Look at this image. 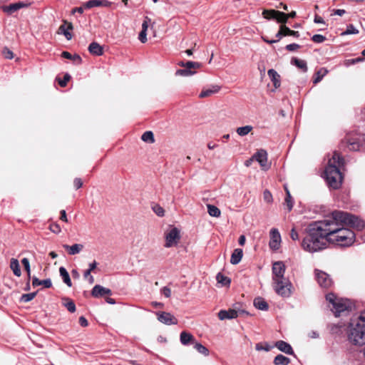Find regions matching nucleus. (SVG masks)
<instances>
[{
  "instance_id": "53",
  "label": "nucleus",
  "mask_w": 365,
  "mask_h": 365,
  "mask_svg": "<svg viewBox=\"0 0 365 365\" xmlns=\"http://www.w3.org/2000/svg\"><path fill=\"white\" fill-rule=\"evenodd\" d=\"M139 40L142 43H145L147 41V31H141L139 34Z\"/></svg>"
},
{
  "instance_id": "22",
  "label": "nucleus",
  "mask_w": 365,
  "mask_h": 365,
  "mask_svg": "<svg viewBox=\"0 0 365 365\" xmlns=\"http://www.w3.org/2000/svg\"><path fill=\"white\" fill-rule=\"evenodd\" d=\"M242 256V250L240 248L235 249L231 255L230 263L232 264H237L241 261Z\"/></svg>"
},
{
  "instance_id": "60",
  "label": "nucleus",
  "mask_w": 365,
  "mask_h": 365,
  "mask_svg": "<svg viewBox=\"0 0 365 365\" xmlns=\"http://www.w3.org/2000/svg\"><path fill=\"white\" fill-rule=\"evenodd\" d=\"M362 61V58H355V59H351V60H349L347 61V62L346 63V65H349V64H354L357 62H359Z\"/></svg>"
},
{
  "instance_id": "36",
  "label": "nucleus",
  "mask_w": 365,
  "mask_h": 365,
  "mask_svg": "<svg viewBox=\"0 0 365 365\" xmlns=\"http://www.w3.org/2000/svg\"><path fill=\"white\" fill-rule=\"evenodd\" d=\"M141 139H142L143 141L148 143H152L155 140H154L153 133L151 131H146V132H145L142 135Z\"/></svg>"
},
{
  "instance_id": "9",
  "label": "nucleus",
  "mask_w": 365,
  "mask_h": 365,
  "mask_svg": "<svg viewBox=\"0 0 365 365\" xmlns=\"http://www.w3.org/2000/svg\"><path fill=\"white\" fill-rule=\"evenodd\" d=\"M316 278L318 284L323 288H328L331 286L332 280L326 272L316 270Z\"/></svg>"
},
{
  "instance_id": "30",
  "label": "nucleus",
  "mask_w": 365,
  "mask_h": 365,
  "mask_svg": "<svg viewBox=\"0 0 365 365\" xmlns=\"http://www.w3.org/2000/svg\"><path fill=\"white\" fill-rule=\"evenodd\" d=\"M290 359L282 354L277 355L274 359V364L275 365H288Z\"/></svg>"
},
{
  "instance_id": "26",
  "label": "nucleus",
  "mask_w": 365,
  "mask_h": 365,
  "mask_svg": "<svg viewBox=\"0 0 365 365\" xmlns=\"http://www.w3.org/2000/svg\"><path fill=\"white\" fill-rule=\"evenodd\" d=\"M59 273L62 279L65 284H66L68 287H71L72 283L70 279V276L66 268L63 267H61L59 268Z\"/></svg>"
},
{
  "instance_id": "42",
  "label": "nucleus",
  "mask_w": 365,
  "mask_h": 365,
  "mask_svg": "<svg viewBox=\"0 0 365 365\" xmlns=\"http://www.w3.org/2000/svg\"><path fill=\"white\" fill-rule=\"evenodd\" d=\"M36 295V292L24 294L21 296V301L23 302H29L31 301L35 297Z\"/></svg>"
},
{
  "instance_id": "56",
  "label": "nucleus",
  "mask_w": 365,
  "mask_h": 365,
  "mask_svg": "<svg viewBox=\"0 0 365 365\" xmlns=\"http://www.w3.org/2000/svg\"><path fill=\"white\" fill-rule=\"evenodd\" d=\"M162 293L165 297H170L171 295V290L168 287H165L162 289Z\"/></svg>"
},
{
  "instance_id": "61",
  "label": "nucleus",
  "mask_w": 365,
  "mask_h": 365,
  "mask_svg": "<svg viewBox=\"0 0 365 365\" xmlns=\"http://www.w3.org/2000/svg\"><path fill=\"white\" fill-rule=\"evenodd\" d=\"M97 264L98 263L96 261H93V262L89 264V268L88 269L91 272L96 268Z\"/></svg>"
},
{
  "instance_id": "33",
  "label": "nucleus",
  "mask_w": 365,
  "mask_h": 365,
  "mask_svg": "<svg viewBox=\"0 0 365 365\" xmlns=\"http://www.w3.org/2000/svg\"><path fill=\"white\" fill-rule=\"evenodd\" d=\"M292 63L295 65L299 68L302 69L303 71H307V63L304 60L298 59L297 58H293L292 59Z\"/></svg>"
},
{
  "instance_id": "10",
  "label": "nucleus",
  "mask_w": 365,
  "mask_h": 365,
  "mask_svg": "<svg viewBox=\"0 0 365 365\" xmlns=\"http://www.w3.org/2000/svg\"><path fill=\"white\" fill-rule=\"evenodd\" d=\"M158 319L166 325L177 324L178 319L170 313L165 312H159L156 313Z\"/></svg>"
},
{
  "instance_id": "59",
  "label": "nucleus",
  "mask_w": 365,
  "mask_h": 365,
  "mask_svg": "<svg viewBox=\"0 0 365 365\" xmlns=\"http://www.w3.org/2000/svg\"><path fill=\"white\" fill-rule=\"evenodd\" d=\"M282 36H284L283 30L282 29V26H281L279 31L276 34V37L277 38V40H278V41H279Z\"/></svg>"
},
{
  "instance_id": "14",
  "label": "nucleus",
  "mask_w": 365,
  "mask_h": 365,
  "mask_svg": "<svg viewBox=\"0 0 365 365\" xmlns=\"http://www.w3.org/2000/svg\"><path fill=\"white\" fill-rule=\"evenodd\" d=\"M91 294L94 297H99L106 294L110 295L111 290L101 285H96L91 291Z\"/></svg>"
},
{
  "instance_id": "11",
  "label": "nucleus",
  "mask_w": 365,
  "mask_h": 365,
  "mask_svg": "<svg viewBox=\"0 0 365 365\" xmlns=\"http://www.w3.org/2000/svg\"><path fill=\"white\" fill-rule=\"evenodd\" d=\"M281 243V235L277 229L273 228L270 230L269 247L273 250L279 248Z\"/></svg>"
},
{
  "instance_id": "37",
  "label": "nucleus",
  "mask_w": 365,
  "mask_h": 365,
  "mask_svg": "<svg viewBox=\"0 0 365 365\" xmlns=\"http://www.w3.org/2000/svg\"><path fill=\"white\" fill-rule=\"evenodd\" d=\"M180 66H183L185 68H187L190 70H192V68H194V69L199 68L200 67V63L198 62L187 61L186 63H180Z\"/></svg>"
},
{
  "instance_id": "32",
  "label": "nucleus",
  "mask_w": 365,
  "mask_h": 365,
  "mask_svg": "<svg viewBox=\"0 0 365 365\" xmlns=\"http://www.w3.org/2000/svg\"><path fill=\"white\" fill-rule=\"evenodd\" d=\"M207 212L210 216L215 217H219L220 216L221 212L217 207L212 205H207Z\"/></svg>"
},
{
  "instance_id": "51",
  "label": "nucleus",
  "mask_w": 365,
  "mask_h": 365,
  "mask_svg": "<svg viewBox=\"0 0 365 365\" xmlns=\"http://www.w3.org/2000/svg\"><path fill=\"white\" fill-rule=\"evenodd\" d=\"M150 21H151V19L150 18H148V16L145 17V19L142 24V31H147V29L148 28V24H149V23H150Z\"/></svg>"
},
{
  "instance_id": "19",
  "label": "nucleus",
  "mask_w": 365,
  "mask_h": 365,
  "mask_svg": "<svg viewBox=\"0 0 365 365\" xmlns=\"http://www.w3.org/2000/svg\"><path fill=\"white\" fill-rule=\"evenodd\" d=\"M110 3L106 0H90L84 4L86 9H91L96 6H108Z\"/></svg>"
},
{
  "instance_id": "2",
  "label": "nucleus",
  "mask_w": 365,
  "mask_h": 365,
  "mask_svg": "<svg viewBox=\"0 0 365 365\" xmlns=\"http://www.w3.org/2000/svg\"><path fill=\"white\" fill-rule=\"evenodd\" d=\"M272 287L274 292L284 298L292 294L293 286L289 278L284 276L286 266L282 261L272 264Z\"/></svg>"
},
{
  "instance_id": "50",
  "label": "nucleus",
  "mask_w": 365,
  "mask_h": 365,
  "mask_svg": "<svg viewBox=\"0 0 365 365\" xmlns=\"http://www.w3.org/2000/svg\"><path fill=\"white\" fill-rule=\"evenodd\" d=\"M71 76L68 75V74H66L64 76V78L63 80H60L58 81V83L59 85L61 86V87H65L67 84V82L69 81Z\"/></svg>"
},
{
  "instance_id": "13",
  "label": "nucleus",
  "mask_w": 365,
  "mask_h": 365,
  "mask_svg": "<svg viewBox=\"0 0 365 365\" xmlns=\"http://www.w3.org/2000/svg\"><path fill=\"white\" fill-rule=\"evenodd\" d=\"M64 24L58 28V34H63L67 40H71L72 38V34L70 33V30L73 29V26L71 23H67L66 21H63Z\"/></svg>"
},
{
  "instance_id": "12",
  "label": "nucleus",
  "mask_w": 365,
  "mask_h": 365,
  "mask_svg": "<svg viewBox=\"0 0 365 365\" xmlns=\"http://www.w3.org/2000/svg\"><path fill=\"white\" fill-rule=\"evenodd\" d=\"M221 89V87L218 85L213 84L210 85L207 87H204L199 94L200 98H205L212 96L217 93Z\"/></svg>"
},
{
  "instance_id": "24",
  "label": "nucleus",
  "mask_w": 365,
  "mask_h": 365,
  "mask_svg": "<svg viewBox=\"0 0 365 365\" xmlns=\"http://www.w3.org/2000/svg\"><path fill=\"white\" fill-rule=\"evenodd\" d=\"M351 320L354 321V326L357 327L358 324H360V326L364 327L365 330V310L361 312L359 315L352 317Z\"/></svg>"
},
{
  "instance_id": "5",
  "label": "nucleus",
  "mask_w": 365,
  "mask_h": 365,
  "mask_svg": "<svg viewBox=\"0 0 365 365\" xmlns=\"http://www.w3.org/2000/svg\"><path fill=\"white\" fill-rule=\"evenodd\" d=\"M348 339L351 344L362 346L365 344V330L363 326L358 324L354 326V321L351 320L347 330Z\"/></svg>"
},
{
  "instance_id": "39",
  "label": "nucleus",
  "mask_w": 365,
  "mask_h": 365,
  "mask_svg": "<svg viewBox=\"0 0 365 365\" xmlns=\"http://www.w3.org/2000/svg\"><path fill=\"white\" fill-rule=\"evenodd\" d=\"M63 305L67 308V309L73 313L76 311V305L72 300H69L68 299L64 300Z\"/></svg>"
},
{
  "instance_id": "27",
  "label": "nucleus",
  "mask_w": 365,
  "mask_h": 365,
  "mask_svg": "<svg viewBox=\"0 0 365 365\" xmlns=\"http://www.w3.org/2000/svg\"><path fill=\"white\" fill-rule=\"evenodd\" d=\"M10 268L12 269L14 274L17 276L20 277L21 274V272L20 269V266L19 261L16 259L12 258L11 259L10 262Z\"/></svg>"
},
{
  "instance_id": "44",
  "label": "nucleus",
  "mask_w": 365,
  "mask_h": 365,
  "mask_svg": "<svg viewBox=\"0 0 365 365\" xmlns=\"http://www.w3.org/2000/svg\"><path fill=\"white\" fill-rule=\"evenodd\" d=\"M21 263L23 264V265L27 272L28 277H31V269H30V264H29V259L27 258H24L21 260Z\"/></svg>"
},
{
  "instance_id": "8",
  "label": "nucleus",
  "mask_w": 365,
  "mask_h": 365,
  "mask_svg": "<svg viewBox=\"0 0 365 365\" xmlns=\"http://www.w3.org/2000/svg\"><path fill=\"white\" fill-rule=\"evenodd\" d=\"M253 158L256 160L264 170H267L270 168V163H268L267 153L265 150L261 149L258 150L254 155Z\"/></svg>"
},
{
  "instance_id": "16",
  "label": "nucleus",
  "mask_w": 365,
  "mask_h": 365,
  "mask_svg": "<svg viewBox=\"0 0 365 365\" xmlns=\"http://www.w3.org/2000/svg\"><path fill=\"white\" fill-rule=\"evenodd\" d=\"M267 74H268L270 80L273 83L274 88H279L281 85V78H280L279 74L275 70H274L272 68L268 70Z\"/></svg>"
},
{
  "instance_id": "52",
  "label": "nucleus",
  "mask_w": 365,
  "mask_h": 365,
  "mask_svg": "<svg viewBox=\"0 0 365 365\" xmlns=\"http://www.w3.org/2000/svg\"><path fill=\"white\" fill-rule=\"evenodd\" d=\"M50 230L54 233H59L61 232V227L58 224H52L50 226Z\"/></svg>"
},
{
  "instance_id": "41",
  "label": "nucleus",
  "mask_w": 365,
  "mask_h": 365,
  "mask_svg": "<svg viewBox=\"0 0 365 365\" xmlns=\"http://www.w3.org/2000/svg\"><path fill=\"white\" fill-rule=\"evenodd\" d=\"M285 204H286V206L287 207L288 210L290 211L293 207V202H292V198L290 195V192L288 190H287V197L285 198Z\"/></svg>"
},
{
  "instance_id": "46",
  "label": "nucleus",
  "mask_w": 365,
  "mask_h": 365,
  "mask_svg": "<svg viewBox=\"0 0 365 365\" xmlns=\"http://www.w3.org/2000/svg\"><path fill=\"white\" fill-rule=\"evenodd\" d=\"M312 40L315 43H322L326 40V37L320 34H315L312 37Z\"/></svg>"
},
{
  "instance_id": "45",
  "label": "nucleus",
  "mask_w": 365,
  "mask_h": 365,
  "mask_svg": "<svg viewBox=\"0 0 365 365\" xmlns=\"http://www.w3.org/2000/svg\"><path fill=\"white\" fill-rule=\"evenodd\" d=\"M263 199L265 202H267V203H271L272 201V195L271 194V192L266 190L264 191L263 192Z\"/></svg>"
},
{
  "instance_id": "49",
  "label": "nucleus",
  "mask_w": 365,
  "mask_h": 365,
  "mask_svg": "<svg viewBox=\"0 0 365 365\" xmlns=\"http://www.w3.org/2000/svg\"><path fill=\"white\" fill-rule=\"evenodd\" d=\"M3 54L6 58L11 59L14 58L13 52L6 48L4 49Z\"/></svg>"
},
{
  "instance_id": "31",
  "label": "nucleus",
  "mask_w": 365,
  "mask_h": 365,
  "mask_svg": "<svg viewBox=\"0 0 365 365\" xmlns=\"http://www.w3.org/2000/svg\"><path fill=\"white\" fill-rule=\"evenodd\" d=\"M217 283L220 284L221 286H229L231 280L229 277L225 276L221 273H218L216 276Z\"/></svg>"
},
{
  "instance_id": "7",
  "label": "nucleus",
  "mask_w": 365,
  "mask_h": 365,
  "mask_svg": "<svg viewBox=\"0 0 365 365\" xmlns=\"http://www.w3.org/2000/svg\"><path fill=\"white\" fill-rule=\"evenodd\" d=\"M262 15L265 19H275L277 21L282 24H285L288 19V15L286 14L276 11V10H264Z\"/></svg>"
},
{
  "instance_id": "4",
  "label": "nucleus",
  "mask_w": 365,
  "mask_h": 365,
  "mask_svg": "<svg viewBox=\"0 0 365 365\" xmlns=\"http://www.w3.org/2000/svg\"><path fill=\"white\" fill-rule=\"evenodd\" d=\"M326 300L336 317L340 316L341 312L347 311L351 307V304L348 299L339 298L333 293L327 294Z\"/></svg>"
},
{
  "instance_id": "20",
  "label": "nucleus",
  "mask_w": 365,
  "mask_h": 365,
  "mask_svg": "<svg viewBox=\"0 0 365 365\" xmlns=\"http://www.w3.org/2000/svg\"><path fill=\"white\" fill-rule=\"evenodd\" d=\"M276 347L281 351L287 354H293V350L292 346L284 341H278L276 343Z\"/></svg>"
},
{
  "instance_id": "62",
  "label": "nucleus",
  "mask_w": 365,
  "mask_h": 365,
  "mask_svg": "<svg viewBox=\"0 0 365 365\" xmlns=\"http://www.w3.org/2000/svg\"><path fill=\"white\" fill-rule=\"evenodd\" d=\"M60 219L62 220V221H64V222H68V219H67V216H66V211L64 210H61V217Z\"/></svg>"
},
{
  "instance_id": "55",
  "label": "nucleus",
  "mask_w": 365,
  "mask_h": 365,
  "mask_svg": "<svg viewBox=\"0 0 365 365\" xmlns=\"http://www.w3.org/2000/svg\"><path fill=\"white\" fill-rule=\"evenodd\" d=\"M299 47V46L297 43H291V44H288L286 46V49L289 51H293L297 49Z\"/></svg>"
},
{
  "instance_id": "6",
  "label": "nucleus",
  "mask_w": 365,
  "mask_h": 365,
  "mask_svg": "<svg viewBox=\"0 0 365 365\" xmlns=\"http://www.w3.org/2000/svg\"><path fill=\"white\" fill-rule=\"evenodd\" d=\"M165 247H172L178 245L180 239V230L177 227H171L165 234Z\"/></svg>"
},
{
  "instance_id": "57",
  "label": "nucleus",
  "mask_w": 365,
  "mask_h": 365,
  "mask_svg": "<svg viewBox=\"0 0 365 365\" xmlns=\"http://www.w3.org/2000/svg\"><path fill=\"white\" fill-rule=\"evenodd\" d=\"M73 185L76 189H78L83 185V182L81 178H76L73 181Z\"/></svg>"
},
{
  "instance_id": "25",
  "label": "nucleus",
  "mask_w": 365,
  "mask_h": 365,
  "mask_svg": "<svg viewBox=\"0 0 365 365\" xmlns=\"http://www.w3.org/2000/svg\"><path fill=\"white\" fill-rule=\"evenodd\" d=\"M32 285L34 287L43 285L46 288H49L51 287L52 283L50 279L39 280L37 277H34L32 280Z\"/></svg>"
},
{
  "instance_id": "54",
  "label": "nucleus",
  "mask_w": 365,
  "mask_h": 365,
  "mask_svg": "<svg viewBox=\"0 0 365 365\" xmlns=\"http://www.w3.org/2000/svg\"><path fill=\"white\" fill-rule=\"evenodd\" d=\"M290 237L293 240H299V235L294 228H292L290 233Z\"/></svg>"
},
{
  "instance_id": "28",
  "label": "nucleus",
  "mask_w": 365,
  "mask_h": 365,
  "mask_svg": "<svg viewBox=\"0 0 365 365\" xmlns=\"http://www.w3.org/2000/svg\"><path fill=\"white\" fill-rule=\"evenodd\" d=\"M253 130L252 125H247L242 127H239L236 129V133L241 137L246 136Z\"/></svg>"
},
{
  "instance_id": "23",
  "label": "nucleus",
  "mask_w": 365,
  "mask_h": 365,
  "mask_svg": "<svg viewBox=\"0 0 365 365\" xmlns=\"http://www.w3.org/2000/svg\"><path fill=\"white\" fill-rule=\"evenodd\" d=\"M63 247L68 251V253L71 255L78 254L83 248V245L81 244H74L71 246L64 245Z\"/></svg>"
},
{
  "instance_id": "43",
  "label": "nucleus",
  "mask_w": 365,
  "mask_h": 365,
  "mask_svg": "<svg viewBox=\"0 0 365 365\" xmlns=\"http://www.w3.org/2000/svg\"><path fill=\"white\" fill-rule=\"evenodd\" d=\"M359 31L353 26L349 25L346 30L342 33L343 35L356 34Z\"/></svg>"
},
{
  "instance_id": "15",
  "label": "nucleus",
  "mask_w": 365,
  "mask_h": 365,
  "mask_svg": "<svg viewBox=\"0 0 365 365\" xmlns=\"http://www.w3.org/2000/svg\"><path fill=\"white\" fill-rule=\"evenodd\" d=\"M237 312L235 309L221 310L218 313V317L220 320L232 319L237 317Z\"/></svg>"
},
{
  "instance_id": "1",
  "label": "nucleus",
  "mask_w": 365,
  "mask_h": 365,
  "mask_svg": "<svg viewBox=\"0 0 365 365\" xmlns=\"http://www.w3.org/2000/svg\"><path fill=\"white\" fill-rule=\"evenodd\" d=\"M350 227L361 230L364 222L348 212L334 211L309 226L302 247L307 252H316L325 249L327 243L341 247L351 246L355 241V234Z\"/></svg>"
},
{
  "instance_id": "40",
  "label": "nucleus",
  "mask_w": 365,
  "mask_h": 365,
  "mask_svg": "<svg viewBox=\"0 0 365 365\" xmlns=\"http://www.w3.org/2000/svg\"><path fill=\"white\" fill-rule=\"evenodd\" d=\"M281 26H282V29L283 30L285 36H294L298 37L299 36L298 31H292L289 28L287 27L284 25H281Z\"/></svg>"
},
{
  "instance_id": "63",
  "label": "nucleus",
  "mask_w": 365,
  "mask_h": 365,
  "mask_svg": "<svg viewBox=\"0 0 365 365\" xmlns=\"http://www.w3.org/2000/svg\"><path fill=\"white\" fill-rule=\"evenodd\" d=\"M359 148V145L356 143H350L349 145V149L356 150Z\"/></svg>"
},
{
  "instance_id": "64",
  "label": "nucleus",
  "mask_w": 365,
  "mask_h": 365,
  "mask_svg": "<svg viewBox=\"0 0 365 365\" xmlns=\"http://www.w3.org/2000/svg\"><path fill=\"white\" fill-rule=\"evenodd\" d=\"M71 59L76 62L78 64H80L81 63V58L78 55L72 56Z\"/></svg>"
},
{
  "instance_id": "35",
  "label": "nucleus",
  "mask_w": 365,
  "mask_h": 365,
  "mask_svg": "<svg viewBox=\"0 0 365 365\" xmlns=\"http://www.w3.org/2000/svg\"><path fill=\"white\" fill-rule=\"evenodd\" d=\"M328 73V71L324 68H320L315 74V78L314 79V84H317L319 82H320L322 81V79L323 78V77L324 76H326V74Z\"/></svg>"
},
{
  "instance_id": "29",
  "label": "nucleus",
  "mask_w": 365,
  "mask_h": 365,
  "mask_svg": "<svg viewBox=\"0 0 365 365\" xmlns=\"http://www.w3.org/2000/svg\"><path fill=\"white\" fill-rule=\"evenodd\" d=\"M254 305L260 310H267L268 309L267 303L261 297H257L254 300Z\"/></svg>"
},
{
  "instance_id": "34",
  "label": "nucleus",
  "mask_w": 365,
  "mask_h": 365,
  "mask_svg": "<svg viewBox=\"0 0 365 365\" xmlns=\"http://www.w3.org/2000/svg\"><path fill=\"white\" fill-rule=\"evenodd\" d=\"M194 348L201 354L207 356L209 355V350L203 346L202 344L195 341L194 344Z\"/></svg>"
},
{
  "instance_id": "47",
  "label": "nucleus",
  "mask_w": 365,
  "mask_h": 365,
  "mask_svg": "<svg viewBox=\"0 0 365 365\" xmlns=\"http://www.w3.org/2000/svg\"><path fill=\"white\" fill-rule=\"evenodd\" d=\"M153 211L155 212V213L158 215V216H160V217H162L165 214V211L163 210V207H161L159 205H155L153 207Z\"/></svg>"
},
{
  "instance_id": "3",
  "label": "nucleus",
  "mask_w": 365,
  "mask_h": 365,
  "mask_svg": "<svg viewBox=\"0 0 365 365\" xmlns=\"http://www.w3.org/2000/svg\"><path fill=\"white\" fill-rule=\"evenodd\" d=\"M344 165V160L339 153L334 152L329 159L328 165L324 170V178L328 185L333 189H338L342 182L340 168Z\"/></svg>"
},
{
  "instance_id": "21",
  "label": "nucleus",
  "mask_w": 365,
  "mask_h": 365,
  "mask_svg": "<svg viewBox=\"0 0 365 365\" xmlns=\"http://www.w3.org/2000/svg\"><path fill=\"white\" fill-rule=\"evenodd\" d=\"M89 52L96 56H101L103 53V47L97 42L91 43L88 46Z\"/></svg>"
},
{
  "instance_id": "18",
  "label": "nucleus",
  "mask_w": 365,
  "mask_h": 365,
  "mask_svg": "<svg viewBox=\"0 0 365 365\" xmlns=\"http://www.w3.org/2000/svg\"><path fill=\"white\" fill-rule=\"evenodd\" d=\"M26 6V4H25L22 2H17V3L11 4L9 6H4L3 7V11L8 14H12V13L18 11L19 9H20L23 7H25Z\"/></svg>"
},
{
  "instance_id": "48",
  "label": "nucleus",
  "mask_w": 365,
  "mask_h": 365,
  "mask_svg": "<svg viewBox=\"0 0 365 365\" xmlns=\"http://www.w3.org/2000/svg\"><path fill=\"white\" fill-rule=\"evenodd\" d=\"M255 349L257 351H268L270 350V346L268 344L263 345L261 343L257 344L255 346Z\"/></svg>"
},
{
  "instance_id": "58",
  "label": "nucleus",
  "mask_w": 365,
  "mask_h": 365,
  "mask_svg": "<svg viewBox=\"0 0 365 365\" xmlns=\"http://www.w3.org/2000/svg\"><path fill=\"white\" fill-rule=\"evenodd\" d=\"M79 323L83 327H86L88 325V322L84 317H81L79 318Z\"/></svg>"
},
{
  "instance_id": "38",
  "label": "nucleus",
  "mask_w": 365,
  "mask_h": 365,
  "mask_svg": "<svg viewBox=\"0 0 365 365\" xmlns=\"http://www.w3.org/2000/svg\"><path fill=\"white\" fill-rule=\"evenodd\" d=\"M195 73V71L188 69L187 68H185L184 69H180L176 71L177 76H192Z\"/></svg>"
},
{
  "instance_id": "17",
  "label": "nucleus",
  "mask_w": 365,
  "mask_h": 365,
  "mask_svg": "<svg viewBox=\"0 0 365 365\" xmlns=\"http://www.w3.org/2000/svg\"><path fill=\"white\" fill-rule=\"evenodd\" d=\"M180 340L182 344L187 345L189 344H195V339L190 333L182 331L180 333Z\"/></svg>"
}]
</instances>
